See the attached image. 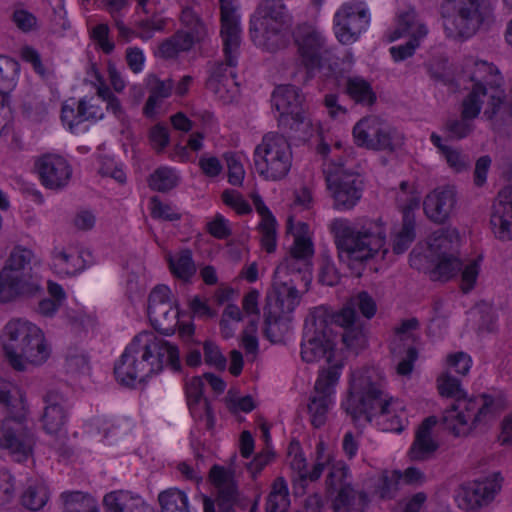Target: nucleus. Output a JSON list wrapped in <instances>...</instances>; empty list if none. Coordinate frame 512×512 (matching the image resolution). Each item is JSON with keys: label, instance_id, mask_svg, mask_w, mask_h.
<instances>
[{"label": "nucleus", "instance_id": "603ef678", "mask_svg": "<svg viewBox=\"0 0 512 512\" xmlns=\"http://www.w3.org/2000/svg\"><path fill=\"white\" fill-rule=\"evenodd\" d=\"M346 92L352 100L363 105H372L376 94L371 84L362 77H351L346 83Z\"/></svg>", "mask_w": 512, "mask_h": 512}, {"label": "nucleus", "instance_id": "a878e982", "mask_svg": "<svg viewBox=\"0 0 512 512\" xmlns=\"http://www.w3.org/2000/svg\"><path fill=\"white\" fill-rule=\"evenodd\" d=\"M33 439L22 422L5 419L1 428L0 448L7 449L16 461H23L32 452Z\"/></svg>", "mask_w": 512, "mask_h": 512}, {"label": "nucleus", "instance_id": "052dcab7", "mask_svg": "<svg viewBox=\"0 0 512 512\" xmlns=\"http://www.w3.org/2000/svg\"><path fill=\"white\" fill-rule=\"evenodd\" d=\"M446 371L454 372L459 376H467L473 366L472 357L463 351L448 353L443 361Z\"/></svg>", "mask_w": 512, "mask_h": 512}, {"label": "nucleus", "instance_id": "412c9836", "mask_svg": "<svg viewBox=\"0 0 512 512\" xmlns=\"http://www.w3.org/2000/svg\"><path fill=\"white\" fill-rule=\"evenodd\" d=\"M171 296V290L166 285L156 286L149 296V320L156 330L166 335L173 334L179 324V309Z\"/></svg>", "mask_w": 512, "mask_h": 512}, {"label": "nucleus", "instance_id": "5fc2aeb1", "mask_svg": "<svg viewBox=\"0 0 512 512\" xmlns=\"http://www.w3.org/2000/svg\"><path fill=\"white\" fill-rule=\"evenodd\" d=\"M81 108V116L84 122L95 123L103 119L105 108L102 97L97 92L96 95L84 96L78 100Z\"/></svg>", "mask_w": 512, "mask_h": 512}, {"label": "nucleus", "instance_id": "680f3d73", "mask_svg": "<svg viewBox=\"0 0 512 512\" xmlns=\"http://www.w3.org/2000/svg\"><path fill=\"white\" fill-rule=\"evenodd\" d=\"M453 499L456 506L463 511H473L481 508V505L476 498L473 486L469 481L459 484L453 493Z\"/></svg>", "mask_w": 512, "mask_h": 512}, {"label": "nucleus", "instance_id": "de8ad7c7", "mask_svg": "<svg viewBox=\"0 0 512 512\" xmlns=\"http://www.w3.org/2000/svg\"><path fill=\"white\" fill-rule=\"evenodd\" d=\"M415 239L414 219H403L402 223L395 226L391 233V246L394 254L404 253Z\"/></svg>", "mask_w": 512, "mask_h": 512}, {"label": "nucleus", "instance_id": "4c0bfd02", "mask_svg": "<svg viewBox=\"0 0 512 512\" xmlns=\"http://www.w3.org/2000/svg\"><path fill=\"white\" fill-rule=\"evenodd\" d=\"M209 481L218 490L219 498L229 505L236 503L239 499L234 471L220 465H214L209 472Z\"/></svg>", "mask_w": 512, "mask_h": 512}, {"label": "nucleus", "instance_id": "13d9d810", "mask_svg": "<svg viewBox=\"0 0 512 512\" xmlns=\"http://www.w3.org/2000/svg\"><path fill=\"white\" fill-rule=\"evenodd\" d=\"M81 108L78 100L70 98L63 102L60 119L63 126L72 133L79 131L80 125L84 123L81 116Z\"/></svg>", "mask_w": 512, "mask_h": 512}, {"label": "nucleus", "instance_id": "f704fd0d", "mask_svg": "<svg viewBox=\"0 0 512 512\" xmlns=\"http://www.w3.org/2000/svg\"><path fill=\"white\" fill-rule=\"evenodd\" d=\"M106 512H150L147 502L137 493L128 490H115L103 498Z\"/></svg>", "mask_w": 512, "mask_h": 512}, {"label": "nucleus", "instance_id": "a19ab883", "mask_svg": "<svg viewBox=\"0 0 512 512\" xmlns=\"http://www.w3.org/2000/svg\"><path fill=\"white\" fill-rule=\"evenodd\" d=\"M421 190L417 183L403 181L396 195V203L403 219H414V212L419 208Z\"/></svg>", "mask_w": 512, "mask_h": 512}, {"label": "nucleus", "instance_id": "2f4dec72", "mask_svg": "<svg viewBox=\"0 0 512 512\" xmlns=\"http://www.w3.org/2000/svg\"><path fill=\"white\" fill-rule=\"evenodd\" d=\"M251 199L254 203L256 212L260 216V222L257 225L261 247L267 253H274L277 248V221L270 209L265 205L262 198L253 193Z\"/></svg>", "mask_w": 512, "mask_h": 512}, {"label": "nucleus", "instance_id": "864d4df0", "mask_svg": "<svg viewBox=\"0 0 512 512\" xmlns=\"http://www.w3.org/2000/svg\"><path fill=\"white\" fill-rule=\"evenodd\" d=\"M161 512H189V499L185 492L170 488L159 494Z\"/></svg>", "mask_w": 512, "mask_h": 512}, {"label": "nucleus", "instance_id": "aec40b11", "mask_svg": "<svg viewBox=\"0 0 512 512\" xmlns=\"http://www.w3.org/2000/svg\"><path fill=\"white\" fill-rule=\"evenodd\" d=\"M180 21L181 30L173 38L159 46L158 53L164 58H173L178 53L191 49L207 34L205 25L191 8L182 10Z\"/></svg>", "mask_w": 512, "mask_h": 512}, {"label": "nucleus", "instance_id": "bf43d9fd", "mask_svg": "<svg viewBox=\"0 0 512 512\" xmlns=\"http://www.w3.org/2000/svg\"><path fill=\"white\" fill-rule=\"evenodd\" d=\"M401 471H384L378 479V483L375 487V493L378 494L382 499L392 498L398 491L402 484Z\"/></svg>", "mask_w": 512, "mask_h": 512}, {"label": "nucleus", "instance_id": "4d7b16f0", "mask_svg": "<svg viewBox=\"0 0 512 512\" xmlns=\"http://www.w3.org/2000/svg\"><path fill=\"white\" fill-rule=\"evenodd\" d=\"M179 173L171 167H160L149 178V186L158 191H168L178 185Z\"/></svg>", "mask_w": 512, "mask_h": 512}, {"label": "nucleus", "instance_id": "7ed1b4c3", "mask_svg": "<svg viewBox=\"0 0 512 512\" xmlns=\"http://www.w3.org/2000/svg\"><path fill=\"white\" fill-rule=\"evenodd\" d=\"M165 367L180 368L177 346L154 332L142 331L125 348L115 366V376L124 385L136 386L159 374Z\"/></svg>", "mask_w": 512, "mask_h": 512}, {"label": "nucleus", "instance_id": "e2e57ef3", "mask_svg": "<svg viewBox=\"0 0 512 512\" xmlns=\"http://www.w3.org/2000/svg\"><path fill=\"white\" fill-rule=\"evenodd\" d=\"M482 261V256H477L460 264V267L462 266L460 285L464 292H469L475 287L481 271Z\"/></svg>", "mask_w": 512, "mask_h": 512}, {"label": "nucleus", "instance_id": "c03bdc74", "mask_svg": "<svg viewBox=\"0 0 512 512\" xmlns=\"http://www.w3.org/2000/svg\"><path fill=\"white\" fill-rule=\"evenodd\" d=\"M481 507L491 503L502 489L503 478L494 472L484 477L469 481Z\"/></svg>", "mask_w": 512, "mask_h": 512}, {"label": "nucleus", "instance_id": "b1692460", "mask_svg": "<svg viewBox=\"0 0 512 512\" xmlns=\"http://www.w3.org/2000/svg\"><path fill=\"white\" fill-rule=\"evenodd\" d=\"M418 322L415 319L407 320L397 328L391 341V352L394 356L404 358L397 365L399 375H408L413 369V362L417 357L414 342L416 338V328Z\"/></svg>", "mask_w": 512, "mask_h": 512}, {"label": "nucleus", "instance_id": "58836bf2", "mask_svg": "<svg viewBox=\"0 0 512 512\" xmlns=\"http://www.w3.org/2000/svg\"><path fill=\"white\" fill-rule=\"evenodd\" d=\"M482 103L476 100V92L469 94L462 105V119L451 121L446 124V130L450 133L451 137L461 139L470 134L473 130L472 124L469 120L476 118L481 111Z\"/></svg>", "mask_w": 512, "mask_h": 512}, {"label": "nucleus", "instance_id": "4468645a", "mask_svg": "<svg viewBox=\"0 0 512 512\" xmlns=\"http://www.w3.org/2000/svg\"><path fill=\"white\" fill-rule=\"evenodd\" d=\"M429 29L414 10L400 13L393 27L385 33L387 42L406 39V42L389 48L394 62H401L412 57L428 36Z\"/></svg>", "mask_w": 512, "mask_h": 512}, {"label": "nucleus", "instance_id": "774afa93", "mask_svg": "<svg viewBox=\"0 0 512 512\" xmlns=\"http://www.w3.org/2000/svg\"><path fill=\"white\" fill-rule=\"evenodd\" d=\"M222 202L238 215L251 213L252 208L244 196L237 190L225 189L221 193Z\"/></svg>", "mask_w": 512, "mask_h": 512}, {"label": "nucleus", "instance_id": "393cba45", "mask_svg": "<svg viewBox=\"0 0 512 512\" xmlns=\"http://www.w3.org/2000/svg\"><path fill=\"white\" fill-rule=\"evenodd\" d=\"M49 267L60 279L73 277L81 273L86 263L80 247L74 244L54 246L50 254Z\"/></svg>", "mask_w": 512, "mask_h": 512}, {"label": "nucleus", "instance_id": "09e8293b", "mask_svg": "<svg viewBox=\"0 0 512 512\" xmlns=\"http://www.w3.org/2000/svg\"><path fill=\"white\" fill-rule=\"evenodd\" d=\"M290 506L289 490L287 482L278 477L272 484L267 498L266 512H288Z\"/></svg>", "mask_w": 512, "mask_h": 512}, {"label": "nucleus", "instance_id": "dca6fc26", "mask_svg": "<svg viewBox=\"0 0 512 512\" xmlns=\"http://www.w3.org/2000/svg\"><path fill=\"white\" fill-rule=\"evenodd\" d=\"M356 423H373L383 431L401 432L408 424V414L405 403L387 393L373 401L359 413Z\"/></svg>", "mask_w": 512, "mask_h": 512}, {"label": "nucleus", "instance_id": "473e14b6", "mask_svg": "<svg viewBox=\"0 0 512 512\" xmlns=\"http://www.w3.org/2000/svg\"><path fill=\"white\" fill-rule=\"evenodd\" d=\"M66 401L63 395L49 392L46 396V407L42 422L44 430L51 435H61L65 432L68 420Z\"/></svg>", "mask_w": 512, "mask_h": 512}, {"label": "nucleus", "instance_id": "f257e3e1", "mask_svg": "<svg viewBox=\"0 0 512 512\" xmlns=\"http://www.w3.org/2000/svg\"><path fill=\"white\" fill-rule=\"evenodd\" d=\"M286 234L293 239L289 256L277 266L272 291L268 295L269 316L266 319L265 335L272 342L280 340L276 330L286 326L278 321L279 318L291 313L300 303V295L293 282L300 277L302 269L306 271L302 278L310 281L308 270L314 255L313 231L307 223L289 216Z\"/></svg>", "mask_w": 512, "mask_h": 512}, {"label": "nucleus", "instance_id": "6e6552de", "mask_svg": "<svg viewBox=\"0 0 512 512\" xmlns=\"http://www.w3.org/2000/svg\"><path fill=\"white\" fill-rule=\"evenodd\" d=\"M462 241L456 228L440 229L429 238L426 254L422 255L419 248L411 252L410 265L418 270L430 268L435 280H449L460 271Z\"/></svg>", "mask_w": 512, "mask_h": 512}, {"label": "nucleus", "instance_id": "1a4fd4ad", "mask_svg": "<svg viewBox=\"0 0 512 512\" xmlns=\"http://www.w3.org/2000/svg\"><path fill=\"white\" fill-rule=\"evenodd\" d=\"M32 252L14 248L0 271V303L6 304L21 298L38 295L42 291L41 279L30 267Z\"/></svg>", "mask_w": 512, "mask_h": 512}, {"label": "nucleus", "instance_id": "f03ea898", "mask_svg": "<svg viewBox=\"0 0 512 512\" xmlns=\"http://www.w3.org/2000/svg\"><path fill=\"white\" fill-rule=\"evenodd\" d=\"M436 388L440 396L455 398L454 403L444 411L442 419L456 436L468 435L480 426H490L507 407L502 393L465 395L460 380L446 370L438 375Z\"/></svg>", "mask_w": 512, "mask_h": 512}, {"label": "nucleus", "instance_id": "cd10ccee", "mask_svg": "<svg viewBox=\"0 0 512 512\" xmlns=\"http://www.w3.org/2000/svg\"><path fill=\"white\" fill-rule=\"evenodd\" d=\"M348 469L346 465L341 462H335L331 466L328 476V484L332 489V505L335 512H348L355 503V493L350 484L345 480L348 478Z\"/></svg>", "mask_w": 512, "mask_h": 512}, {"label": "nucleus", "instance_id": "9d476101", "mask_svg": "<svg viewBox=\"0 0 512 512\" xmlns=\"http://www.w3.org/2000/svg\"><path fill=\"white\" fill-rule=\"evenodd\" d=\"M291 17L281 0H264L250 21L252 41L268 51L285 47L289 41Z\"/></svg>", "mask_w": 512, "mask_h": 512}, {"label": "nucleus", "instance_id": "9b49d317", "mask_svg": "<svg viewBox=\"0 0 512 512\" xmlns=\"http://www.w3.org/2000/svg\"><path fill=\"white\" fill-rule=\"evenodd\" d=\"M498 78L492 64L472 56L464 59L460 80L472 82V91L469 94L476 92V100L479 103L483 104L484 99H488V107L484 111L488 119L497 116L501 119L512 117L509 107L503 101V91L498 86H492Z\"/></svg>", "mask_w": 512, "mask_h": 512}, {"label": "nucleus", "instance_id": "72a5a7b5", "mask_svg": "<svg viewBox=\"0 0 512 512\" xmlns=\"http://www.w3.org/2000/svg\"><path fill=\"white\" fill-rule=\"evenodd\" d=\"M438 424L434 416L426 418L416 431L415 440L409 450V456L414 461L428 459L438 448L436 439L433 438V430Z\"/></svg>", "mask_w": 512, "mask_h": 512}, {"label": "nucleus", "instance_id": "c85d7f7f", "mask_svg": "<svg viewBox=\"0 0 512 512\" xmlns=\"http://www.w3.org/2000/svg\"><path fill=\"white\" fill-rule=\"evenodd\" d=\"M490 225L496 238L512 240V186L503 188L493 206Z\"/></svg>", "mask_w": 512, "mask_h": 512}, {"label": "nucleus", "instance_id": "69168bd1", "mask_svg": "<svg viewBox=\"0 0 512 512\" xmlns=\"http://www.w3.org/2000/svg\"><path fill=\"white\" fill-rule=\"evenodd\" d=\"M333 460L332 449L323 441L319 440L316 445L314 466L310 473V480L318 479L325 467L330 465Z\"/></svg>", "mask_w": 512, "mask_h": 512}, {"label": "nucleus", "instance_id": "e433bc0d", "mask_svg": "<svg viewBox=\"0 0 512 512\" xmlns=\"http://www.w3.org/2000/svg\"><path fill=\"white\" fill-rule=\"evenodd\" d=\"M204 384V375L189 378L186 381V395L191 414L195 418L205 417L207 425L210 426L213 417L207 400L203 398Z\"/></svg>", "mask_w": 512, "mask_h": 512}, {"label": "nucleus", "instance_id": "c9c22d12", "mask_svg": "<svg viewBox=\"0 0 512 512\" xmlns=\"http://www.w3.org/2000/svg\"><path fill=\"white\" fill-rule=\"evenodd\" d=\"M259 292L256 290H251L248 292L242 301L243 309L246 313V316L249 318V324L243 332L242 336V345L247 353H255L258 349V341L256 337L257 325L256 323L259 320V308H258V300H259Z\"/></svg>", "mask_w": 512, "mask_h": 512}, {"label": "nucleus", "instance_id": "39448f33", "mask_svg": "<svg viewBox=\"0 0 512 512\" xmlns=\"http://www.w3.org/2000/svg\"><path fill=\"white\" fill-rule=\"evenodd\" d=\"M0 340L7 361L19 371L43 365L52 353L45 332L27 319H10L3 327Z\"/></svg>", "mask_w": 512, "mask_h": 512}, {"label": "nucleus", "instance_id": "a211bd4d", "mask_svg": "<svg viewBox=\"0 0 512 512\" xmlns=\"http://www.w3.org/2000/svg\"><path fill=\"white\" fill-rule=\"evenodd\" d=\"M327 188L338 210L353 208L361 198V187L355 172L343 164L328 163L325 167Z\"/></svg>", "mask_w": 512, "mask_h": 512}, {"label": "nucleus", "instance_id": "5701e85b", "mask_svg": "<svg viewBox=\"0 0 512 512\" xmlns=\"http://www.w3.org/2000/svg\"><path fill=\"white\" fill-rule=\"evenodd\" d=\"M34 167L41 184L51 190L65 187L72 177V167L69 161L56 153L39 156L35 160Z\"/></svg>", "mask_w": 512, "mask_h": 512}, {"label": "nucleus", "instance_id": "37998d69", "mask_svg": "<svg viewBox=\"0 0 512 512\" xmlns=\"http://www.w3.org/2000/svg\"><path fill=\"white\" fill-rule=\"evenodd\" d=\"M114 25L118 30L119 37L125 41H130L134 37L148 40L152 37L153 32L162 30L166 25L164 18L156 17L151 21L141 22L137 27V32L129 28L120 17H115Z\"/></svg>", "mask_w": 512, "mask_h": 512}, {"label": "nucleus", "instance_id": "f8f14e48", "mask_svg": "<svg viewBox=\"0 0 512 512\" xmlns=\"http://www.w3.org/2000/svg\"><path fill=\"white\" fill-rule=\"evenodd\" d=\"M383 385L384 376L378 368L361 366L351 369L341 408L352 420H358L359 413L385 392Z\"/></svg>", "mask_w": 512, "mask_h": 512}, {"label": "nucleus", "instance_id": "f3484780", "mask_svg": "<svg viewBox=\"0 0 512 512\" xmlns=\"http://www.w3.org/2000/svg\"><path fill=\"white\" fill-rule=\"evenodd\" d=\"M334 34L342 44H353L368 28L370 12L363 0L344 2L334 15Z\"/></svg>", "mask_w": 512, "mask_h": 512}, {"label": "nucleus", "instance_id": "8fccbe9b", "mask_svg": "<svg viewBox=\"0 0 512 512\" xmlns=\"http://www.w3.org/2000/svg\"><path fill=\"white\" fill-rule=\"evenodd\" d=\"M61 498L64 512H99L97 501L83 492H64Z\"/></svg>", "mask_w": 512, "mask_h": 512}, {"label": "nucleus", "instance_id": "338daca9", "mask_svg": "<svg viewBox=\"0 0 512 512\" xmlns=\"http://www.w3.org/2000/svg\"><path fill=\"white\" fill-rule=\"evenodd\" d=\"M110 28L106 23H99L89 30L91 40L96 45L97 49L105 54H110L115 49V44L109 36Z\"/></svg>", "mask_w": 512, "mask_h": 512}, {"label": "nucleus", "instance_id": "bb28decb", "mask_svg": "<svg viewBox=\"0 0 512 512\" xmlns=\"http://www.w3.org/2000/svg\"><path fill=\"white\" fill-rule=\"evenodd\" d=\"M457 203L456 191L449 186L438 187L430 191L424 198L423 211L434 223H444L455 210Z\"/></svg>", "mask_w": 512, "mask_h": 512}, {"label": "nucleus", "instance_id": "ea45409f", "mask_svg": "<svg viewBox=\"0 0 512 512\" xmlns=\"http://www.w3.org/2000/svg\"><path fill=\"white\" fill-rule=\"evenodd\" d=\"M165 259L170 273L177 279L184 282L190 281L196 274V265L194 263L192 252L188 249L180 250L175 253H167Z\"/></svg>", "mask_w": 512, "mask_h": 512}, {"label": "nucleus", "instance_id": "c756f323", "mask_svg": "<svg viewBox=\"0 0 512 512\" xmlns=\"http://www.w3.org/2000/svg\"><path fill=\"white\" fill-rule=\"evenodd\" d=\"M294 37L302 62L311 67L318 64L324 47L322 34L313 26L303 25L297 28Z\"/></svg>", "mask_w": 512, "mask_h": 512}, {"label": "nucleus", "instance_id": "6ab92c4d", "mask_svg": "<svg viewBox=\"0 0 512 512\" xmlns=\"http://www.w3.org/2000/svg\"><path fill=\"white\" fill-rule=\"evenodd\" d=\"M353 141L358 147L369 150H393L400 142V136L378 117L360 119L352 130Z\"/></svg>", "mask_w": 512, "mask_h": 512}, {"label": "nucleus", "instance_id": "423d86ee", "mask_svg": "<svg viewBox=\"0 0 512 512\" xmlns=\"http://www.w3.org/2000/svg\"><path fill=\"white\" fill-rule=\"evenodd\" d=\"M221 37L227 64L217 65L209 79L207 88L223 102L233 101L239 92L233 67L237 62L241 40L240 18L237 14V0H220Z\"/></svg>", "mask_w": 512, "mask_h": 512}, {"label": "nucleus", "instance_id": "2eb2a0df", "mask_svg": "<svg viewBox=\"0 0 512 512\" xmlns=\"http://www.w3.org/2000/svg\"><path fill=\"white\" fill-rule=\"evenodd\" d=\"M442 25L447 37L466 40L482 22L479 0H444L441 5Z\"/></svg>", "mask_w": 512, "mask_h": 512}, {"label": "nucleus", "instance_id": "a18cd8bd", "mask_svg": "<svg viewBox=\"0 0 512 512\" xmlns=\"http://www.w3.org/2000/svg\"><path fill=\"white\" fill-rule=\"evenodd\" d=\"M48 498L49 493L45 483L40 479H30L22 493L21 502L26 508L36 511L45 506Z\"/></svg>", "mask_w": 512, "mask_h": 512}, {"label": "nucleus", "instance_id": "49530a36", "mask_svg": "<svg viewBox=\"0 0 512 512\" xmlns=\"http://www.w3.org/2000/svg\"><path fill=\"white\" fill-rule=\"evenodd\" d=\"M205 136L201 132H193L189 135L186 144H176L170 153V159L187 163L194 161V153H198L204 148Z\"/></svg>", "mask_w": 512, "mask_h": 512}, {"label": "nucleus", "instance_id": "4be33fe9", "mask_svg": "<svg viewBox=\"0 0 512 512\" xmlns=\"http://www.w3.org/2000/svg\"><path fill=\"white\" fill-rule=\"evenodd\" d=\"M339 382L340 379H315L307 404L309 420L315 428H320L327 422L328 416L336 402Z\"/></svg>", "mask_w": 512, "mask_h": 512}, {"label": "nucleus", "instance_id": "6e6d98bb", "mask_svg": "<svg viewBox=\"0 0 512 512\" xmlns=\"http://www.w3.org/2000/svg\"><path fill=\"white\" fill-rule=\"evenodd\" d=\"M223 157L227 166L228 183L232 186H242L246 176L244 156L239 153L228 152Z\"/></svg>", "mask_w": 512, "mask_h": 512}, {"label": "nucleus", "instance_id": "3c124183", "mask_svg": "<svg viewBox=\"0 0 512 512\" xmlns=\"http://www.w3.org/2000/svg\"><path fill=\"white\" fill-rule=\"evenodd\" d=\"M20 64L7 55L0 54V92L13 91L19 80Z\"/></svg>", "mask_w": 512, "mask_h": 512}, {"label": "nucleus", "instance_id": "ddd939ff", "mask_svg": "<svg viewBox=\"0 0 512 512\" xmlns=\"http://www.w3.org/2000/svg\"><path fill=\"white\" fill-rule=\"evenodd\" d=\"M253 160L260 177L268 181H280L291 170L293 153L284 136L268 133L255 147Z\"/></svg>", "mask_w": 512, "mask_h": 512}, {"label": "nucleus", "instance_id": "20e7f679", "mask_svg": "<svg viewBox=\"0 0 512 512\" xmlns=\"http://www.w3.org/2000/svg\"><path fill=\"white\" fill-rule=\"evenodd\" d=\"M339 259L350 269L369 260L385 258L388 254L386 228L381 220L351 223L336 218L329 224Z\"/></svg>", "mask_w": 512, "mask_h": 512}, {"label": "nucleus", "instance_id": "7c9ffc66", "mask_svg": "<svg viewBox=\"0 0 512 512\" xmlns=\"http://www.w3.org/2000/svg\"><path fill=\"white\" fill-rule=\"evenodd\" d=\"M272 103L278 112V124L287 123L293 115H300L304 108V96L291 85L278 86L273 93Z\"/></svg>", "mask_w": 512, "mask_h": 512}, {"label": "nucleus", "instance_id": "0e129e2a", "mask_svg": "<svg viewBox=\"0 0 512 512\" xmlns=\"http://www.w3.org/2000/svg\"><path fill=\"white\" fill-rule=\"evenodd\" d=\"M241 319V311L238 306L233 304L226 306L220 321L222 336L226 339L233 337Z\"/></svg>", "mask_w": 512, "mask_h": 512}, {"label": "nucleus", "instance_id": "79ce46f5", "mask_svg": "<svg viewBox=\"0 0 512 512\" xmlns=\"http://www.w3.org/2000/svg\"><path fill=\"white\" fill-rule=\"evenodd\" d=\"M279 126L291 137L302 141L310 139L319 131V123L314 122L305 109L300 115L291 116L287 123H280Z\"/></svg>", "mask_w": 512, "mask_h": 512}, {"label": "nucleus", "instance_id": "0eeeda50", "mask_svg": "<svg viewBox=\"0 0 512 512\" xmlns=\"http://www.w3.org/2000/svg\"><path fill=\"white\" fill-rule=\"evenodd\" d=\"M301 358L306 363H321L316 378L324 379H341L347 359L337 347L336 334L324 320L316 318L306 322Z\"/></svg>", "mask_w": 512, "mask_h": 512}]
</instances>
